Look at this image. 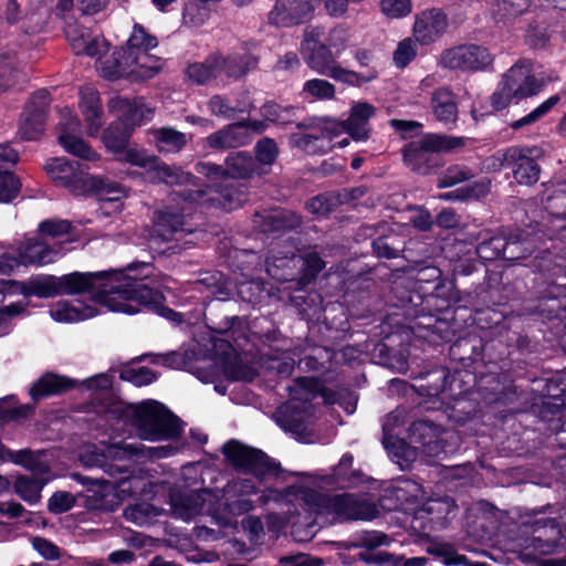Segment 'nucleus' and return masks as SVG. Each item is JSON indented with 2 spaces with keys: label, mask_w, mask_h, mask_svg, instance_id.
Listing matches in <instances>:
<instances>
[{
  "label": "nucleus",
  "mask_w": 566,
  "mask_h": 566,
  "mask_svg": "<svg viewBox=\"0 0 566 566\" xmlns=\"http://www.w3.org/2000/svg\"><path fill=\"white\" fill-rule=\"evenodd\" d=\"M446 28L447 18L440 10H426L416 15L413 36L422 44H430L444 32Z\"/></svg>",
  "instance_id": "31"
},
{
  "label": "nucleus",
  "mask_w": 566,
  "mask_h": 566,
  "mask_svg": "<svg viewBox=\"0 0 566 566\" xmlns=\"http://www.w3.org/2000/svg\"><path fill=\"white\" fill-rule=\"evenodd\" d=\"M75 504V497L65 491L53 493L49 499L48 509L51 513L61 514L70 511Z\"/></svg>",
  "instance_id": "63"
},
{
  "label": "nucleus",
  "mask_w": 566,
  "mask_h": 566,
  "mask_svg": "<svg viewBox=\"0 0 566 566\" xmlns=\"http://www.w3.org/2000/svg\"><path fill=\"white\" fill-rule=\"evenodd\" d=\"M21 182L11 170L0 171V202L9 203L20 193Z\"/></svg>",
  "instance_id": "52"
},
{
  "label": "nucleus",
  "mask_w": 566,
  "mask_h": 566,
  "mask_svg": "<svg viewBox=\"0 0 566 566\" xmlns=\"http://www.w3.org/2000/svg\"><path fill=\"white\" fill-rule=\"evenodd\" d=\"M562 531L554 518H539L534 523V536L521 551L520 558L525 563L537 562L541 556L559 552L558 538Z\"/></svg>",
  "instance_id": "17"
},
{
  "label": "nucleus",
  "mask_w": 566,
  "mask_h": 566,
  "mask_svg": "<svg viewBox=\"0 0 566 566\" xmlns=\"http://www.w3.org/2000/svg\"><path fill=\"white\" fill-rule=\"evenodd\" d=\"M223 453L228 461L235 468L249 472L253 478H240L233 480L224 488L227 503L222 516L217 517V524L223 527L235 526V516L253 509L252 502L247 499L256 492L255 479L275 474V468L270 459L260 450L249 448L238 441H229L223 447Z\"/></svg>",
  "instance_id": "4"
},
{
  "label": "nucleus",
  "mask_w": 566,
  "mask_h": 566,
  "mask_svg": "<svg viewBox=\"0 0 566 566\" xmlns=\"http://www.w3.org/2000/svg\"><path fill=\"white\" fill-rule=\"evenodd\" d=\"M303 95L315 99H332L335 96V86L323 78H312L304 83Z\"/></svg>",
  "instance_id": "51"
},
{
  "label": "nucleus",
  "mask_w": 566,
  "mask_h": 566,
  "mask_svg": "<svg viewBox=\"0 0 566 566\" xmlns=\"http://www.w3.org/2000/svg\"><path fill=\"white\" fill-rule=\"evenodd\" d=\"M426 552L432 556L443 558V563L448 566L467 563V557L459 555L454 546L447 542L432 541L426 547Z\"/></svg>",
  "instance_id": "48"
},
{
  "label": "nucleus",
  "mask_w": 566,
  "mask_h": 566,
  "mask_svg": "<svg viewBox=\"0 0 566 566\" xmlns=\"http://www.w3.org/2000/svg\"><path fill=\"white\" fill-rule=\"evenodd\" d=\"M143 273L134 275V266L116 270L119 287L112 289L111 296L102 298L107 310L125 314H136L140 311H154L172 322H180L179 313L164 306V294L159 287H151L145 280L149 275L150 264H142Z\"/></svg>",
  "instance_id": "6"
},
{
  "label": "nucleus",
  "mask_w": 566,
  "mask_h": 566,
  "mask_svg": "<svg viewBox=\"0 0 566 566\" xmlns=\"http://www.w3.org/2000/svg\"><path fill=\"white\" fill-rule=\"evenodd\" d=\"M109 109L125 118L130 126L142 125L153 116V108L144 103L143 98H128L116 96L109 101Z\"/></svg>",
  "instance_id": "35"
},
{
  "label": "nucleus",
  "mask_w": 566,
  "mask_h": 566,
  "mask_svg": "<svg viewBox=\"0 0 566 566\" xmlns=\"http://www.w3.org/2000/svg\"><path fill=\"white\" fill-rule=\"evenodd\" d=\"M219 74L228 77L239 78L245 75L256 65V59L248 53H231L227 56L218 53Z\"/></svg>",
  "instance_id": "41"
},
{
  "label": "nucleus",
  "mask_w": 566,
  "mask_h": 566,
  "mask_svg": "<svg viewBox=\"0 0 566 566\" xmlns=\"http://www.w3.org/2000/svg\"><path fill=\"white\" fill-rule=\"evenodd\" d=\"M353 455L349 453H345L338 464L333 468V472L331 474H315V475H306V474H293L291 475L292 479L296 480L297 478H310L315 480L316 482L311 484V490H313L316 494H319L324 497H334V495H326L319 492V489H322L325 485H334V484H340L345 482H352V476L354 472L352 471L353 465ZM337 494H335L336 496Z\"/></svg>",
  "instance_id": "33"
},
{
  "label": "nucleus",
  "mask_w": 566,
  "mask_h": 566,
  "mask_svg": "<svg viewBox=\"0 0 566 566\" xmlns=\"http://www.w3.org/2000/svg\"><path fill=\"white\" fill-rule=\"evenodd\" d=\"M405 424L406 411L403 409L394 410L382 421L384 447L401 469L417 460L419 453L428 458H439L441 453H446L439 438V429L436 426L424 420L412 422L409 428L410 438L418 446H409L398 437L399 428Z\"/></svg>",
  "instance_id": "5"
},
{
  "label": "nucleus",
  "mask_w": 566,
  "mask_h": 566,
  "mask_svg": "<svg viewBox=\"0 0 566 566\" xmlns=\"http://www.w3.org/2000/svg\"><path fill=\"white\" fill-rule=\"evenodd\" d=\"M534 240L530 233L522 231L511 235L506 241L502 238H491L476 247V253L481 259L493 260L497 258L518 260L533 252Z\"/></svg>",
  "instance_id": "19"
},
{
  "label": "nucleus",
  "mask_w": 566,
  "mask_h": 566,
  "mask_svg": "<svg viewBox=\"0 0 566 566\" xmlns=\"http://www.w3.org/2000/svg\"><path fill=\"white\" fill-rule=\"evenodd\" d=\"M132 127L128 122L119 119L112 124L104 133L103 139L106 147L114 154L119 155L126 149V145L130 137Z\"/></svg>",
  "instance_id": "44"
},
{
  "label": "nucleus",
  "mask_w": 566,
  "mask_h": 566,
  "mask_svg": "<svg viewBox=\"0 0 566 566\" xmlns=\"http://www.w3.org/2000/svg\"><path fill=\"white\" fill-rule=\"evenodd\" d=\"M80 108L84 116L88 134H97L103 125V112L98 93L93 86L85 85L81 88Z\"/></svg>",
  "instance_id": "36"
},
{
  "label": "nucleus",
  "mask_w": 566,
  "mask_h": 566,
  "mask_svg": "<svg viewBox=\"0 0 566 566\" xmlns=\"http://www.w3.org/2000/svg\"><path fill=\"white\" fill-rule=\"evenodd\" d=\"M117 158L120 161L145 169L148 175L150 174L154 164L157 163V156L140 148H126Z\"/></svg>",
  "instance_id": "49"
},
{
  "label": "nucleus",
  "mask_w": 566,
  "mask_h": 566,
  "mask_svg": "<svg viewBox=\"0 0 566 566\" xmlns=\"http://www.w3.org/2000/svg\"><path fill=\"white\" fill-rule=\"evenodd\" d=\"M380 10L389 19H400L412 10L411 0H380Z\"/></svg>",
  "instance_id": "58"
},
{
  "label": "nucleus",
  "mask_w": 566,
  "mask_h": 566,
  "mask_svg": "<svg viewBox=\"0 0 566 566\" xmlns=\"http://www.w3.org/2000/svg\"><path fill=\"white\" fill-rule=\"evenodd\" d=\"M306 65L314 72L332 77L350 85H360L370 82L377 77L375 69H368L366 72L357 73L342 67L337 63V55L326 44L318 45L301 53Z\"/></svg>",
  "instance_id": "14"
},
{
  "label": "nucleus",
  "mask_w": 566,
  "mask_h": 566,
  "mask_svg": "<svg viewBox=\"0 0 566 566\" xmlns=\"http://www.w3.org/2000/svg\"><path fill=\"white\" fill-rule=\"evenodd\" d=\"M226 165V176L228 178V182H231L230 179H245L253 176L254 174L261 175L266 171L265 169L258 166L254 158L242 151L231 154L227 158Z\"/></svg>",
  "instance_id": "40"
},
{
  "label": "nucleus",
  "mask_w": 566,
  "mask_h": 566,
  "mask_svg": "<svg viewBox=\"0 0 566 566\" xmlns=\"http://www.w3.org/2000/svg\"><path fill=\"white\" fill-rule=\"evenodd\" d=\"M22 265H45L56 261L63 255L60 248L51 247L46 240L36 238L27 239L19 245Z\"/></svg>",
  "instance_id": "29"
},
{
  "label": "nucleus",
  "mask_w": 566,
  "mask_h": 566,
  "mask_svg": "<svg viewBox=\"0 0 566 566\" xmlns=\"http://www.w3.org/2000/svg\"><path fill=\"white\" fill-rule=\"evenodd\" d=\"M290 389V400L279 412L280 426L293 433H303L307 430L313 416L311 402L323 397L319 382L313 377L297 378Z\"/></svg>",
  "instance_id": "11"
},
{
  "label": "nucleus",
  "mask_w": 566,
  "mask_h": 566,
  "mask_svg": "<svg viewBox=\"0 0 566 566\" xmlns=\"http://www.w3.org/2000/svg\"><path fill=\"white\" fill-rule=\"evenodd\" d=\"M50 179L74 195H84L88 190L90 175L87 166L65 158L50 159L45 165Z\"/></svg>",
  "instance_id": "18"
},
{
  "label": "nucleus",
  "mask_w": 566,
  "mask_h": 566,
  "mask_svg": "<svg viewBox=\"0 0 566 566\" xmlns=\"http://www.w3.org/2000/svg\"><path fill=\"white\" fill-rule=\"evenodd\" d=\"M263 120H250L228 125L207 137V144L214 149L240 147L250 143L253 133H261L266 128Z\"/></svg>",
  "instance_id": "24"
},
{
  "label": "nucleus",
  "mask_w": 566,
  "mask_h": 566,
  "mask_svg": "<svg viewBox=\"0 0 566 566\" xmlns=\"http://www.w3.org/2000/svg\"><path fill=\"white\" fill-rule=\"evenodd\" d=\"M120 286L116 279V270L99 272H73L62 276L44 275L30 280L24 285L27 295L38 297H54L61 294L91 293L99 303L111 296L112 289Z\"/></svg>",
  "instance_id": "7"
},
{
  "label": "nucleus",
  "mask_w": 566,
  "mask_h": 566,
  "mask_svg": "<svg viewBox=\"0 0 566 566\" xmlns=\"http://www.w3.org/2000/svg\"><path fill=\"white\" fill-rule=\"evenodd\" d=\"M342 125L331 118H313L297 124L291 134V146L310 155L325 154L333 149L332 142L338 137Z\"/></svg>",
  "instance_id": "12"
},
{
  "label": "nucleus",
  "mask_w": 566,
  "mask_h": 566,
  "mask_svg": "<svg viewBox=\"0 0 566 566\" xmlns=\"http://www.w3.org/2000/svg\"><path fill=\"white\" fill-rule=\"evenodd\" d=\"M65 38L75 54L96 59L97 70L108 80L129 77L135 81L151 78L161 69L157 56L150 50L158 45L157 38L149 34L144 27L135 24L126 45L114 52L111 59H103L108 51V42L98 34H93L78 23H67Z\"/></svg>",
  "instance_id": "2"
},
{
  "label": "nucleus",
  "mask_w": 566,
  "mask_h": 566,
  "mask_svg": "<svg viewBox=\"0 0 566 566\" xmlns=\"http://www.w3.org/2000/svg\"><path fill=\"white\" fill-rule=\"evenodd\" d=\"M360 559L366 564L378 566H398L401 559L388 552H370L366 551L359 554Z\"/></svg>",
  "instance_id": "64"
},
{
  "label": "nucleus",
  "mask_w": 566,
  "mask_h": 566,
  "mask_svg": "<svg viewBox=\"0 0 566 566\" xmlns=\"http://www.w3.org/2000/svg\"><path fill=\"white\" fill-rule=\"evenodd\" d=\"M196 171L213 181L220 180L221 184L214 189L185 192L182 195L185 205L189 201L233 210L247 200L245 188L241 184L228 182L226 169L222 167L211 163H199L196 165ZM186 209L184 206L180 213L175 207L166 206L157 211L150 239L155 248L160 249L161 243H168L164 251L176 250L190 243L185 240L192 233V229L188 228L185 221Z\"/></svg>",
  "instance_id": "3"
},
{
  "label": "nucleus",
  "mask_w": 566,
  "mask_h": 566,
  "mask_svg": "<svg viewBox=\"0 0 566 566\" xmlns=\"http://www.w3.org/2000/svg\"><path fill=\"white\" fill-rule=\"evenodd\" d=\"M170 504L172 514L184 521H189L201 513L210 514L216 521V516H222L219 511L212 507V494L207 490L172 493Z\"/></svg>",
  "instance_id": "23"
},
{
  "label": "nucleus",
  "mask_w": 566,
  "mask_h": 566,
  "mask_svg": "<svg viewBox=\"0 0 566 566\" xmlns=\"http://www.w3.org/2000/svg\"><path fill=\"white\" fill-rule=\"evenodd\" d=\"M109 412L119 422L134 427L138 437L144 440L174 439L181 432L180 420L156 400H146L139 405L119 402Z\"/></svg>",
  "instance_id": "8"
},
{
  "label": "nucleus",
  "mask_w": 566,
  "mask_h": 566,
  "mask_svg": "<svg viewBox=\"0 0 566 566\" xmlns=\"http://www.w3.org/2000/svg\"><path fill=\"white\" fill-rule=\"evenodd\" d=\"M349 39V30L344 24H337L329 30L326 45L338 56L345 50Z\"/></svg>",
  "instance_id": "59"
},
{
  "label": "nucleus",
  "mask_w": 566,
  "mask_h": 566,
  "mask_svg": "<svg viewBox=\"0 0 566 566\" xmlns=\"http://www.w3.org/2000/svg\"><path fill=\"white\" fill-rule=\"evenodd\" d=\"M88 189H94L101 197V212L104 216L120 211V199L126 197V190L117 182L90 176Z\"/></svg>",
  "instance_id": "34"
},
{
  "label": "nucleus",
  "mask_w": 566,
  "mask_h": 566,
  "mask_svg": "<svg viewBox=\"0 0 566 566\" xmlns=\"http://www.w3.org/2000/svg\"><path fill=\"white\" fill-rule=\"evenodd\" d=\"M241 527L253 546H260L264 543L265 531L262 521L253 515H248L241 521Z\"/></svg>",
  "instance_id": "53"
},
{
  "label": "nucleus",
  "mask_w": 566,
  "mask_h": 566,
  "mask_svg": "<svg viewBox=\"0 0 566 566\" xmlns=\"http://www.w3.org/2000/svg\"><path fill=\"white\" fill-rule=\"evenodd\" d=\"M57 126L60 130L59 143L65 151L90 161L98 159V154L95 153L83 139L75 135L80 129V120L72 109L69 107L60 109V120Z\"/></svg>",
  "instance_id": "22"
},
{
  "label": "nucleus",
  "mask_w": 566,
  "mask_h": 566,
  "mask_svg": "<svg viewBox=\"0 0 566 566\" xmlns=\"http://www.w3.org/2000/svg\"><path fill=\"white\" fill-rule=\"evenodd\" d=\"M454 509L453 502L449 497L431 499L420 509V513L432 516V520L440 521L447 517Z\"/></svg>",
  "instance_id": "55"
},
{
  "label": "nucleus",
  "mask_w": 566,
  "mask_h": 566,
  "mask_svg": "<svg viewBox=\"0 0 566 566\" xmlns=\"http://www.w3.org/2000/svg\"><path fill=\"white\" fill-rule=\"evenodd\" d=\"M38 235L51 243V247L60 248L63 255L71 248L69 247L76 240L72 223L64 219H46L38 227Z\"/></svg>",
  "instance_id": "32"
},
{
  "label": "nucleus",
  "mask_w": 566,
  "mask_h": 566,
  "mask_svg": "<svg viewBox=\"0 0 566 566\" xmlns=\"http://www.w3.org/2000/svg\"><path fill=\"white\" fill-rule=\"evenodd\" d=\"M530 0H499L493 9L494 19L502 21L516 18L527 10Z\"/></svg>",
  "instance_id": "50"
},
{
  "label": "nucleus",
  "mask_w": 566,
  "mask_h": 566,
  "mask_svg": "<svg viewBox=\"0 0 566 566\" xmlns=\"http://www.w3.org/2000/svg\"><path fill=\"white\" fill-rule=\"evenodd\" d=\"M49 105L50 97L45 90L38 91L32 95L21 116L19 132L23 138L32 140L43 133Z\"/></svg>",
  "instance_id": "25"
},
{
  "label": "nucleus",
  "mask_w": 566,
  "mask_h": 566,
  "mask_svg": "<svg viewBox=\"0 0 566 566\" xmlns=\"http://www.w3.org/2000/svg\"><path fill=\"white\" fill-rule=\"evenodd\" d=\"M416 39L406 38L400 41L394 52L392 60L397 67H406L417 55L418 46Z\"/></svg>",
  "instance_id": "54"
},
{
  "label": "nucleus",
  "mask_w": 566,
  "mask_h": 566,
  "mask_svg": "<svg viewBox=\"0 0 566 566\" xmlns=\"http://www.w3.org/2000/svg\"><path fill=\"white\" fill-rule=\"evenodd\" d=\"M14 462L22 464L32 471V476H18L14 482L15 493L29 504L40 501L43 486L52 479L49 465L38 461L35 457L27 451H19Z\"/></svg>",
  "instance_id": "16"
},
{
  "label": "nucleus",
  "mask_w": 566,
  "mask_h": 566,
  "mask_svg": "<svg viewBox=\"0 0 566 566\" xmlns=\"http://www.w3.org/2000/svg\"><path fill=\"white\" fill-rule=\"evenodd\" d=\"M315 482L310 478H297L282 490L270 488L263 492L260 497L263 504L273 502L286 507L283 517L274 513L268 515L270 531L279 532L285 524H290L293 537L296 541L305 542L316 534L317 517L343 522L371 520L377 515V509L373 503L354 494L342 493L334 497L316 494L311 490V484Z\"/></svg>",
  "instance_id": "1"
},
{
  "label": "nucleus",
  "mask_w": 566,
  "mask_h": 566,
  "mask_svg": "<svg viewBox=\"0 0 566 566\" xmlns=\"http://www.w3.org/2000/svg\"><path fill=\"white\" fill-rule=\"evenodd\" d=\"M120 378L135 386H146L156 380V374L147 367H127L120 371Z\"/></svg>",
  "instance_id": "57"
},
{
  "label": "nucleus",
  "mask_w": 566,
  "mask_h": 566,
  "mask_svg": "<svg viewBox=\"0 0 566 566\" xmlns=\"http://www.w3.org/2000/svg\"><path fill=\"white\" fill-rule=\"evenodd\" d=\"M544 156V150L537 146L511 147L504 154L507 166L513 167L515 180L521 185H533L539 178L537 160Z\"/></svg>",
  "instance_id": "21"
},
{
  "label": "nucleus",
  "mask_w": 566,
  "mask_h": 566,
  "mask_svg": "<svg viewBox=\"0 0 566 566\" xmlns=\"http://www.w3.org/2000/svg\"><path fill=\"white\" fill-rule=\"evenodd\" d=\"M293 111V107H282L275 103H269L262 107V115L266 120L284 125L291 122Z\"/></svg>",
  "instance_id": "62"
},
{
  "label": "nucleus",
  "mask_w": 566,
  "mask_h": 566,
  "mask_svg": "<svg viewBox=\"0 0 566 566\" xmlns=\"http://www.w3.org/2000/svg\"><path fill=\"white\" fill-rule=\"evenodd\" d=\"M148 135L150 143L163 154L179 153L188 143L187 135L172 127L153 128Z\"/></svg>",
  "instance_id": "39"
},
{
  "label": "nucleus",
  "mask_w": 566,
  "mask_h": 566,
  "mask_svg": "<svg viewBox=\"0 0 566 566\" xmlns=\"http://www.w3.org/2000/svg\"><path fill=\"white\" fill-rule=\"evenodd\" d=\"M25 311V304L18 302L0 307V337L8 335L12 329V318Z\"/></svg>",
  "instance_id": "61"
},
{
  "label": "nucleus",
  "mask_w": 566,
  "mask_h": 566,
  "mask_svg": "<svg viewBox=\"0 0 566 566\" xmlns=\"http://www.w3.org/2000/svg\"><path fill=\"white\" fill-rule=\"evenodd\" d=\"M148 177L153 181L165 182L167 185H181L189 182L191 179V175L182 171L178 167L163 163L158 157Z\"/></svg>",
  "instance_id": "45"
},
{
  "label": "nucleus",
  "mask_w": 566,
  "mask_h": 566,
  "mask_svg": "<svg viewBox=\"0 0 566 566\" xmlns=\"http://www.w3.org/2000/svg\"><path fill=\"white\" fill-rule=\"evenodd\" d=\"M463 144L464 139L461 137L426 134L405 146L402 149L403 160L411 170L427 174L432 167V153L452 150Z\"/></svg>",
  "instance_id": "15"
},
{
  "label": "nucleus",
  "mask_w": 566,
  "mask_h": 566,
  "mask_svg": "<svg viewBox=\"0 0 566 566\" xmlns=\"http://www.w3.org/2000/svg\"><path fill=\"white\" fill-rule=\"evenodd\" d=\"M218 53L209 55L203 62H196L187 67L186 76L195 84H207L219 78Z\"/></svg>",
  "instance_id": "42"
},
{
  "label": "nucleus",
  "mask_w": 566,
  "mask_h": 566,
  "mask_svg": "<svg viewBox=\"0 0 566 566\" xmlns=\"http://www.w3.org/2000/svg\"><path fill=\"white\" fill-rule=\"evenodd\" d=\"M375 107L367 102H356L352 105L349 117L346 122H338L342 130L338 137L343 134H348L354 140L363 142L368 138V120L375 115Z\"/></svg>",
  "instance_id": "30"
},
{
  "label": "nucleus",
  "mask_w": 566,
  "mask_h": 566,
  "mask_svg": "<svg viewBox=\"0 0 566 566\" xmlns=\"http://www.w3.org/2000/svg\"><path fill=\"white\" fill-rule=\"evenodd\" d=\"M492 63L490 52L480 45H460L447 50L441 56V64L449 69L483 70Z\"/></svg>",
  "instance_id": "26"
},
{
  "label": "nucleus",
  "mask_w": 566,
  "mask_h": 566,
  "mask_svg": "<svg viewBox=\"0 0 566 566\" xmlns=\"http://www.w3.org/2000/svg\"><path fill=\"white\" fill-rule=\"evenodd\" d=\"M302 261L304 266L305 276L313 279L321 272L325 264L316 253H310L306 256H297L291 249L282 256L275 255L273 252L265 260V270L270 276L277 281H290L293 279L294 273L289 271L290 264H296Z\"/></svg>",
  "instance_id": "20"
},
{
  "label": "nucleus",
  "mask_w": 566,
  "mask_h": 566,
  "mask_svg": "<svg viewBox=\"0 0 566 566\" xmlns=\"http://www.w3.org/2000/svg\"><path fill=\"white\" fill-rule=\"evenodd\" d=\"M558 95H553L546 101H544L542 104H539L537 107H535L533 111H531L525 116L521 117L517 120H514L511 124V128L514 130H518L523 127L534 125L538 120H541L544 116H546L554 106H556L559 102Z\"/></svg>",
  "instance_id": "47"
},
{
  "label": "nucleus",
  "mask_w": 566,
  "mask_h": 566,
  "mask_svg": "<svg viewBox=\"0 0 566 566\" xmlns=\"http://www.w3.org/2000/svg\"><path fill=\"white\" fill-rule=\"evenodd\" d=\"M176 449L171 446L146 448L140 442L120 441L117 443L91 446L81 452V462L86 467L102 468L111 476L125 473L135 459H161L170 457Z\"/></svg>",
  "instance_id": "9"
},
{
  "label": "nucleus",
  "mask_w": 566,
  "mask_h": 566,
  "mask_svg": "<svg viewBox=\"0 0 566 566\" xmlns=\"http://www.w3.org/2000/svg\"><path fill=\"white\" fill-rule=\"evenodd\" d=\"M159 514L160 511L147 502L136 503L124 510V517L138 526L151 523Z\"/></svg>",
  "instance_id": "46"
},
{
  "label": "nucleus",
  "mask_w": 566,
  "mask_h": 566,
  "mask_svg": "<svg viewBox=\"0 0 566 566\" xmlns=\"http://www.w3.org/2000/svg\"><path fill=\"white\" fill-rule=\"evenodd\" d=\"M92 303L85 304L81 301L69 302L59 301L50 307V316L59 323H78L85 319L93 318L99 315L101 311L97 305L106 307L104 304L97 302L91 293Z\"/></svg>",
  "instance_id": "28"
},
{
  "label": "nucleus",
  "mask_w": 566,
  "mask_h": 566,
  "mask_svg": "<svg viewBox=\"0 0 566 566\" xmlns=\"http://www.w3.org/2000/svg\"><path fill=\"white\" fill-rule=\"evenodd\" d=\"M76 386V381L53 373L41 376L31 387L30 396L38 401L49 396L62 394Z\"/></svg>",
  "instance_id": "38"
},
{
  "label": "nucleus",
  "mask_w": 566,
  "mask_h": 566,
  "mask_svg": "<svg viewBox=\"0 0 566 566\" xmlns=\"http://www.w3.org/2000/svg\"><path fill=\"white\" fill-rule=\"evenodd\" d=\"M432 108L438 120L446 125L453 124L458 116V107L452 93L447 88H439L432 96Z\"/></svg>",
  "instance_id": "43"
},
{
  "label": "nucleus",
  "mask_w": 566,
  "mask_h": 566,
  "mask_svg": "<svg viewBox=\"0 0 566 566\" xmlns=\"http://www.w3.org/2000/svg\"><path fill=\"white\" fill-rule=\"evenodd\" d=\"M148 481L142 476L128 475L116 482L96 481L88 495L90 507L99 511H114L125 500L146 493Z\"/></svg>",
  "instance_id": "13"
},
{
  "label": "nucleus",
  "mask_w": 566,
  "mask_h": 566,
  "mask_svg": "<svg viewBox=\"0 0 566 566\" xmlns=\"http://www.w3.org/2000/svg\"><path fill=\"white\" fill-rule=\"evenodd\" d=\"M545 85L544 77L534 74L528 62H517L503 75L491 96V105L495 111H502L511 103L517 104L524 98L537 95Z\"/></svg>",
  "instance_id": "10"
},
{
  "label": "nucleus",
  "mask_w": 566,
  "mask_h": 566,
  "mask_svg": "<svg viewBox=\"0 0 566 566\" xmlns=\"http://www.w3.org/2000/svg\"><path fill=\"white\" fill-rule=\"evenodd\" d=\"M254 224L260 228L262 232H276L298 227L301 224V218L292 211L271 210L256 213Z\"/></svg>",
  "instance_id": "37"
},
{
  "label": "nucleus",
  "mask_w": 566,
  "mask_h": 566,
  "mask_svg": "<svg viewBox=\"0 0 566 566\" xmlns=\"http://www.w3.org/2000/svg\"><path fill=\"white\" fill-rule=\"evenodd\" d=\"M313 0H276L269 13V22L275 27H293L313 18Z\"/></svg>",
  "instance_id": "27"
},
{
  "label": "nucleus",
  "mask_w": 566,
  "mask_h": 566,
  "mask_svg": "<svg viewBox=\"0 0 566 566\" xmlns=\"http://www.w3.org/2000/svg\"><path fill=\"white\" fill-rule=\"evenodd\" d=\"M256 164L261 168L262 166H270L274 163L277 157V147L273 139L263 138L256 144Z\"/></svg>",
  "instance_id": "60"
},
{
  "label": "nucleus",
  "mask_w": 566,
  "mask_h": 566,
  "mask_svg": "<svg viewBox=\"0 0 566 566\" xmlns=\"http://www.w3.org/2000/svg\"><path fill=\"white\" fill-rule=\"evenodd\" d=\"M473 177L471 169L464 166L454 165L450 166L440 177L438 187L449 188L460 182L467 181Z\"/></svg>",
  "instance_id": "56"
}]
</instances>
